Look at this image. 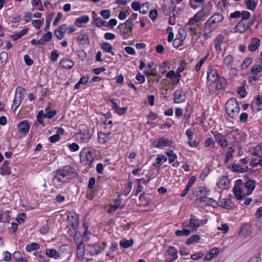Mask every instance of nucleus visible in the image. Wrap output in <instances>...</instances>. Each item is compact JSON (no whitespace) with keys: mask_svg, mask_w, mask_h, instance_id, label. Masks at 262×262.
I'll list each match as a JSON object with an SVG mask.
<instances>
[{"mask_svg":"<svg viewBox=\"0 0 262 262\" xmlns=\"http://www.w3.org/2000/svg\"><path fill=\"white\" fill-rule=\"evenodd\" d=\"M76 176V172L74 168L69 165L64 166L56 171V175L54 180L59 182H66Z\"/></svg>","mask_w":262,"mask_h":262,"instance_id":"1","label":"nucleus"},{"mask_svg":"<svg viewBox=\"0 0 262 262\" xmlns=\"http://www.w3.org/2000/svg\"><path fill=\"white\" fill-rule=\"evenodd\" d=\"M224 16L220 13H216L211 16L205 23V31L212 32L218 26L219 24L222 22Z\"/></svg>","mask_w":262,"mask_h":262,"instance_id":"2","label":"nucleus"},{"mask_svg":"<svg viewBox=\"0 0 262 262\" xmlns=\"http://www.w3.org/2000/svg\"><path fill=\"white\" fill-rule=\"evenodd\" d=\"M239 107L235 98H231L226 102V110L231 117H233L235 113L239 111Z\"/></svg>","mask_w":262,"mask_h":262,"instance_id":"3","label":"nucleus"},{"mask_svg":"<svg viewBox=\"0 0 262 262\" xmlns=\"http://www.w3.org/2000/svg\"><path fill=\"white\" fill-rule=\"evenodd\" d=\"M244 186L245 184L242 180L236 181L233 191L235 198L238 200H243L245 196V192L243 191V187Z\"/></svg>","mask_w":262,"mask_h":262,"instance_id":"4","label":"nucleus"},{"mask_svg":"<svg viewBox=\"0 0 262 262\" xmlns=\"http://www.w3.org/2000/svg\"><path fill=\"white\" fill-rule=\"evenodd\" d=\"M182 226L184 227H189L192 231H195L200 227V221L193 214L190 215L189 222L187 221L183 223Z\"/></svg>","mask_w":262,"mask_h":262,"instance_id":"5","label":"nucleus"},{"mask_svg":"<svg viewBox=\"0 0 262 262\" xmlns=\"http://www.w3.org/2000/svg\"><path fill=\"white\" fill-rule=\"evenodd\" d=\"M208 195L201 196L196 199V201L201 206L210 205L213 207L218 206L217 202L212 198L208 197Z\"/></svg>","mask_w":262,"mask_h":262,"instance_id":"6","label":"nucleus"},{"mask_svg":"<svg viewBox=\"0 0 262 262\" xmlns=\"http://www.w3.org/2000/svg\"><path fill=\"white\" fill-rule=\"evenodd\" d=\"M81 162L84 165L92 166L94 161L93 152L88 151L87 152H81L80 154Z\"/></svg>","mask_w":262,"mask_h":262,"instance_id":"7","label":"nucleus"},{"mask_svg":"<svg viewBox=\"0 0 262 262\" xmlns=\"http://www.w3.org/2000/svg\"><path fill=\"white\" fill-rule=\"evenodd\" d=\"M248 151L251 155L262 158V142L257 145L251 144Z\"/></svg>","mask_w":262,"mask_h":262,"instance_id":"8","label":"nucleus"},{"mask_svg":"<svg viewBox=\"0 0 262 262\" xmlns=\"http://www.w3.org/2000/svg\"><path fill=\"white\" fill-rule=\"evenodd\" d=\"M171 140L164 137L160 138L155 140L152 142V145L155 147L161 148L162 147L169 146L171 145Z\"/></svg>","mask_w":262,"mask_h":262,"instance_id":"9","label":"nucleus"},{"mask_svg":"<svg viewBox=\"0 0 262 262\" xmlns=\"http://www.w3.org/2000/svg\"><path fill=\"white\" fill-rule=\"evenodd\" d=\"M209 91L218 93L226 86V83H210L207 86Z\"/></svg>","mask_w":262,"mask_h":262,"instance_id":"10","label":"nucleus"},{"mask_svg":"<svg viewBox=\"0 0 262 262\" xmlns=\"http://www.w3.org/2000/svg\"><path fill=\"white\" fill-rule=\"evenodd\" d=\"M217 185L222 189H227L230 186V180L228 177L225 176H222L220 178Z\"/></svg>","mask_w":262,"mask_h":262,"instance_id":"11","label":"nucleus"},{"mask_svg":"<svg viewBox=\"0 0 262 262\" xmlns=\"http://www.w3.org/2000/svg\"><path fill=\"white\" fill-rule=\"evenodd\" d=\"M220 78L215 69L208 68L207 71V80L210 82H217Z\"/></svg>","mask_w":262,"mask_h":262,"instance_id":"12","label":"nucleus"},{"mask_svg":"<svg viewBox=\"0 0 262 262\" xmlns=\"http://www.w3.org/2000/svg\"><path fill=\"white\" fill-rule=\"evenodd\" d=\"M68 30L67 25L63 24L60 26L55 31V35L58 39L61 40L64 37V34Z\"/></svg>","mask_w":262,"mask_h":262,"instance_id":"13","label":"nucleus"},{"mask_svg":"<svg viewBox=\"0 0 262 262\" xmlns=\"http://www.w3.org/2000/svg\"><path fill=\"white\" fill-rule=\"evenodd\" d=\"M146 76H156L157 75L156 65L154 62H150L147 64V68L144 72Z\"/></svg>","mask_w":262,"mask_h":262,"instance_id":"14","label":"nucleus"},{"mask_svg":"<svg viewBox=\"0 0 262 262\" xmlns=\"http://www.w3.org/2000/svg\"><path fill=\"white\" fill-rule=\"evenodd\" d=\"M246 16H243L242 20L235 27V32L243 33L246 31Z\"/></svg>","mask_w":262,"mask_h":262,"instance_id":"15","label":"nucleus"},{"mask_svg":"<svg viewBox=\"0 0 262 262\" xmlns=\"http://www.w3.org/2000/svg\"><path fill=\"white\" fill-rule=\"evenodd\" d=\"M215 139L216 142L220 144L222 147H226L228 145L227 139L225 137L221 134H217L215 135Z\"/></svg>","mask_w":262,"mask_h":262,"instance_id":"16","label":"nucleus"},{"mask_svg":"<svg viewBox=\"0 0 262 262\" xmlns=\"http://www.w3.org/2000/svg\"><path fill=\"white\" fill-rule=\"evenodd\" d=\"M18 132L27 134L29 130L30 126L27 121H21L18 124Z\"/></svg>","mask_w":262,"mask_h":262,"instance_id":"17","label":"nucleus"},{"mask_svg":"<svg viewBox=\"0 0 262 262\" xmlns=\"http://www.w3.org/2000/svg\"><path fill=\"white\" fill-rule=\"evenodd\" d=\"M89 21V17L87 15H83L82 16L77 18L75 21V24L78 27H82L83 24L87 23Z\"/></svg>","mask_w":262,"mask_h":262,"instance_id":"18","label":"nucleus"},{"mask_svg":"<svg viewBox=\"0 0 262 262\" xmlns=\"http://www.w3.org/2000/svg\"><path fill=\"white\" fill-rule=\"evenodd\" d=\"M59 64L63 68L69 69L74 66V63L71 59L64 58L61 60Z\"/></svg>","mask_w":262,"mask_h":262,"instance_id":"19","label":"nucleus"},{"mask_svg":"<svg viewBox=\"0 0 262 262\" xmlns=\"http://www.w3.org/2000/svg\"><path fill=\"white\" fill-rule=\"evenodd\" d=\"M9 162L7 161L4 162L2 167L0 168V173L2 175L10 174L11 170L10 167L8 165Z\"/></svg>","mask_w":262,"mask_h":262,"instance_id":"20","label":"nucleus"},{"mask_svg":"<svg viewBox=\"0 0 262 262\" xmlns=\"http://www.w3.org/2000/svg\"><path fill=\"white\" fill-rule=\"evenodd\" d=\"M260 45V40L257 38L252 39L251 43L249 45L248 49L250 51L254 52L257 50Z\"/></svg>","mask_w":262,"mask_h":262,"instance_id":"21","label":"nucleus"},{"mask_svg":"<svg viewBox=\"0 0 262 262\" xmlns=\"http://www.w3.org/2000/svg\"><path fill=\"white\" fill-rule=\"evenodd\" d=\"M228 167L234 172L243 173L245 172V168L239 164L233 163L231 166H229Z\"/></svg>","mask_w":262,"mask_h":262,"instance_id":"22","label":"nucleus"},{"mask_svg":"<svg viewBox=\"0 0 262 262\" xmlns=\"http://www.w3.org/2000/svg\"><path fill=\"white\" fill-rule=\"evenodd\" d=\"M185 100V96L182 94V92L177 90L174 93V102L179 103L183 102Z\"/></svg>","mask_w":262,"mask_h":262,"instance_id":"23","label":"nucleus"},{"mask_svg":"<svg viewBox=\"0 0 262 262\" xmlns=\"http://www.w3.org/2000/svg\"><path fill=\"white\" fill-rule=\"evenodd\" d=\"M256 187V182L253 180L247 181V195L252 193Z\"/></svg>","mask_w":262,"mask_h":262,"instance_id":"24","label":"nucleus"},{"mask_svg":"<svg viewBox=\"0 0 262 262\" xmlns=\"http://www.w3.org/2000/svg\"><path fill=\"white\" fill-rule=\"evenodd\" d=\"M101 48L103 51L110 53L112 56L115 55V53L112 51L113 47L110 43L106 42L102 43Z\"/></svg>","mask_w":262,"mask_h":262,"instance_id":"25","label":"nucleus"},{"mask_svg":"<svg viewBox=\"0 0 262 262\" xmlns=\"http://www.w3.org/2000/svg\"><path fill=\"white\" fill-rule=\"evenodd\" d=\"M78 43L83 46L88 45L89 43V36L86 34H81L77 37Z\"/></svg>","mask_w":262,"mask_h":262,"instance_id":"26","label":"nucleus"},{"mask_svg":"<svg viewBox=\"0 0 262 262\" xmlns=\"http://www.w3.org/2000/svg\"><path fill=\"white\" fill-rule=\"evenodd\" d=\"M46 254L50 257L57 259L60 256L59 253L54 249H48L46 250Z\"/></svg>","mask_w":262,"mask_h":262,"instance_id":"27","label":"nucleus"},{"mask_svg":"<svg viewBox=\"0 0 262 262\" xmlns=\"http://www.w3.org/2000/svg\"><path fill=\"white\" fill-rule=\"evenodd\" d=\"M85 254L84 244H81L77 245V254L79 258L82 259Z\"/></svg>","mask_w":262,"mask_h":262,"instance_id":"28","label":"nucleus"},{"mask_svg":"<svg viewBox=\"0 0 262 262\" xmlns=\"http://www.w3.org/2000/svg\"><path fill=\"white\" fill-rule=\"evenodd\" d=\"M110 135V133L106 134L102 132H99L98 134L99 142L103 144L107 142V138Z\"/></svg>","mask_w":262,"mask_h":262,"instance_id":"29","label":"nucleus"},{"mask_svg":"<svg viewBox=\"0 0 262 262\" xmlns=\"http://www.w3.org/2000/svg\"><path fill=\"white\" fill-rule=\"evenodd\" d=\"M166 252L168 253V254L169 255H170L172 257L171 260H170L168 261H166V262L171 261L175 260L177 258L178 252H177V250L174 248V247H170Z\"/></svg>","mask_w":262,"mask_h":262,"instance_id":"30","label":"nucleus"},{"mask_svg":"<svg viewBox=\"0 0 262 262\" xmlns=\"http://www.w3.org/2000/svg\"><path fill=\"white\" fill-rule=\"evenodd\" d=\"M134 244V240L133 239H130L129 240H127L126 239H122L120 242V245L121 247L124 248H127L129 247H131Z\"/></svg>","mask_w":262,"mask_h":262,"instance_id":"31","label":"nucleus"},{"mask_svg":"<svg viewBox=\"0 0 262 262\" xmlns=\"http://www.w3.org/2000/svg\"><path fill=\"white\" fill-rule=\"evenodd\" d=\"M81 142H88L91 138V135L89 130H85L83 133L79 134Z\"/></svg>","mask_w":262,"mask_h":262,"instance_id":"32","label":"nucleus"},{"mask_svg":"<svg viewBox=\"0 0 262 262\" xmlns=\"http://www.w3.org/2000/svg\"><path fill=\"white\" fill-rule=\"evenodd\" d=\"M40 248V245L36 243H32L27 245L26 250L27 252H31L34 250H38Z\"/></svg>","mask_w":262,"mask_h":262,"instance_id":"33","label":"nucleus"},{"mask_svg":"<svg viewBox=\"0 0 262 262\" xmlns=\"http://www.w3.org/2000/svg\"><path fill=\"white\" fill-rule=\"evenodd\" d=\"M186 68V63L184 61H181V66L179 67L177 71L176 72V75L178 77V81H179L180 80L181 78V75L180 73L183 72Z\"/></svg>","mask_w":262,"mask_h":262,"instance_id":"34","label":"nucleus"},{"mask_svg":"<svg viewBox=\"0 0 262 262\" xmlns=\"http://www.w3.org/2000/svg\"><path fill=\"white\" fill-rule=\"evenodd\" d=\"M191 233L190 230L188 229H183L182 230H178L176 231L175 234L178 236H188Z\"/></svg>","mask_w":262,"mask_h":262,"instance_id":"35","label":"nucleus"},{"mask_svg":"<svg viewBox=\"0 0 262 262\" xmlns=\"http://www.w3.org/2000/svg\"><path fill=\"white\" fill-rule=\"evenodd\" d=\"M200 238V236L198 234H194L191 236L190 238H188L186 241V244L190 245L195 242L199 241Z\"/></svg>","mask_w":262,"mask_h":262,"instance_id":"36","label":"nucleus"},{"mask_svg":"<svg viewBox=\"0 0 262 262\" xmlns=\"http://www.w3.org/2000/svg\"><path fill=\"white\" fill-rule=\"evenodd\" d=\"M77 226V223L72 224L70 225V227L68 230V233L70 236H74L77 234L76 233V228Z\"/></svg>","mask_w":262,"mask_h":262,"instance_id":"37","label":"nucleus"},{"mask_svg":"<svg viewBox=\"0 0 262 262\" xmlns=\"http://www.w3.org/2000/svg\"><path fill=\"white\" fill-rule=\"evenodd\" d=\"M8 55L6 52H2L0 53V62L2 66H4L8 59Z\"/></svg>","mask_w":262,"mask_h":262,"instance_id":"38","label":"nucleus"},{"mask_svg":"<svg viewBox=\"0 0 262 262\" xmlns=\"http://www.w3.org/2000/svg\"><path fill=\"white\" fill-rule=\"evenodd\" d=\"M258 0H248L247 1V8L250 10L255 9L257 5Z\"/></svg>","mask_w":262,"mask_h":262,"instance_id":"39","label":"nucleus"},{"mask_svg":"<svg viewBox=\"0 0 262 262\" xmlns=\"http://www.w3.org/2000/svg\"><path fill=\"white\" fill-rule=\"evenodd\" d=\"M27 30L24 29L19 32H16L12 35V38L13 40H17L24 36L27 32Z\"/></svg>","mask_w":262,"mask_h":262,"instance_id":"40","label":"nucleus"},{"mask_svg":"<svg viewBox=\"0 0 262 262\" xmlns=\"http://www.w3.org/2000/svg\"><path fill=\"white\" fill-rule=\"evenodd\" d=\"M246 13L245 11H243L242 12L238 11H236L233 13H232L230 15V17L231 18H239L242 15V17L243 16H245L244 14Z\"/></svg>","mask_w":262,"mask_h":262,"instance_id":"41","label":"nucleus"},{"mask_svg":"<svg viewBox=\"0 0 262 262\" xmlns=\"http://www.w3.org/2000/svg\"><path fill=\"white\" fill-rule=\"evenodd\" d=\"M230 151L226 153L224 162L225 163H228L233 157V152L234 151V149H232V147L230 148Z\"/></svg>","mask_w":262,"mask_h":262,"instance_id":"42","label":"nucleus"},{"mask_svg":"<svg viewBox=\"0 0 262 262\" xmlns=\"http://www.w3.org/2000/svg\"><path fill=\"white\" fill-rule=\"evenodd\" d=\"M233 58L232 55L227 56L223 60L224 64L228 67L231 66L233 61Z\"/></svg>","mask_w":262,"mask_h":262,"instance_id":"43","label":"nucleus"},{"mask_svg":"<svg viewBox=\"0 0 262 262\" xmlns=\"http://www.w3.org/2000/svg\"><path fill=\"white\" fill-rule=\"evenodd\" d=\"M21 103V99L20 97H19L17 98L16 96L15 97L13 104L12 106V108H14V110L15 111L17 107L19 106L20 104Z\"/></svg>","mask_w":262,"mask_h":262,"instance_id":"44","label":"nucleus"},{"mask_svg":"<svg viewBox=\"0 0 262 262\" xmlns=\"http://www.w3.org/2000/svg\"><path fill=\"white\" fill-rule=\"evenodd\" d=\"M167 161V157L164 155L159 156L156 159V164L161 166Z\"/></svg>","mask_w":262,"mask_h":262,"instance_id":"45","label":"nucleus"},{"mask_svg":"<svg viewBox=\"0 0 262 262\" xmlns=\"http://www.w3.org/2000/svg\"><path fill=\"white\" fill-rule=\"evenodd\" d=\"M261 66L259 64H257L253 66L251 69V71L252 74L255 75L260 73L261 71Z\"/></svg>","mask_w":262,"mask_h":262,"instance_id":"46","label":"nucleus"},{"mask_svg":"<svg viewBox=\"0 0 262 262\" xmlns=\"http://www.w3.org/2000/svg\"><path fill=\"white\" fill-rule=\"evenodd\" d=\"M168 156V161L169 163L173 162L177 158V156L176 154L173 152L172 150H170L166 153Z\"/></svg>","mask_w":262,"mask_h":262,"instance_id":"47","label":"nucleus"},{"mask_svg":"<svg viewBox=\"0 0 262 262\" xmlns=\"http://www.w3.org/2000/svg\"><path fill=\"white\" fill-rule=\"evenodd\" d=\"M95 24L98 27L101 26H105V24L106 22L103 21L100 17L98 18H94Z\"/></svg>","mask_w":262,"mask_h":262,"instance_id":"48","label":"nucleus"},{"mask_svg":"<svg viewBox=\"0 0 262 262\" xmlns=\"http://www.w3.org/2000/svg\"><path fill=\"white\" fill-rule=\"evenodd\" d=\"M57 113V112L55 110H50L49 112L43 113V117L45 118L51 119L54 117Z\"/></svg>","mask_w":262,"mask_h":262,"instance_id":"49","label":"nucleus"},{"mask_svg":"<svg viewBox=\"0 0 262 262\" xmlns=\"http://www.w3.org/2000/svg\"><path fill=\"white\" fill-rule=\"evenodd\" d=\"M126 28L128 29L129 32H132L134 26V22L132 20L128 19L124 23Z\"/></svg>","mask_w":262,"mask_h":262,"instance_id":"50","label":"nucleus"},{"mask_svg":"<svg viewBox=\"0 0 262 262\" xmlns=\"http://www.w3.org/2000/svg\"><path fill=\"white\" fill-rule=\"evenodd\" d=\"M43 111H40L38 112L37 116V119L38 123L42 126H45V123L43 121Z\"/></svg>","mask_w":262,"mask_h":262,"instance_id":"51","label":"nucleus"},{"mask_svg":"<svg viewBox=\"0 0 262 262\" xmlns=\"http://www.w3.org/2000/svg\"><path fill=\"white\" fill-rule=\"evenodd\" d=\"M100 15L104 19H108L111 16V11L110 10H103L101 11Z\"/></svg>","mask_w":262,"mask_h":262,"instance_id":"52","label":"nucleus"},{"mask_svg":"<svg viewBox=\"0 0 262 262\" xmlns=\"http://www.w3.org/2000/svg\"><path fill=\"white\" fill-rule=\"evenodd\" d=\"M237 94L241 96V98H244L246 96V89L244 86H241L238 88Z\"/></svg>","mask_w":262,"mask_h":262,"instance_id":"53","label":"nucleus"},{"mask_svg":"<svg viewBox=\"0 0 262 262\" xmlns=\"http://www.w3.org/2000/svg\"><path fill=\"white\" fill-rule=\"evenodd\" d=\"M203 16L204 12L202 11H200L197 12L193 17L198 23L201 20Z\"/></svg>","mask_w":262,"mask_h":262,"instance_id":"54","label":"nucleus"},{"mask_svg":"<svg viewBox=\"0 0 262 262\" xmlns=\"http://www.w3.org/2000/svg\"><path fill=\"white\" fill-rule=\"evenodd\" d=\"M74 237L75 242L77 245L83 243L82 241V237L80 234H77Z\"/></svg>","mask_w":262,"mask_h":262,"instance_id":"55","label":"nucleus"},{"mask_svg":"<svg viewBox=\"0 0 262 262\" xmlns=\"http://www.w3.org/2000/svg\"><path fill=\"white\" fill-rule=\"evenodd\" d=\"M41 37L46 41V42H49L52 39V33L51 32L49 31L46 34H44Z\"/></svg>","mask_w":262,"mask_h":262,"instance_id":"56","label":"nucleus"},{"mask_svg":"<svg viewBox=\"0 0 262 262\" xmlns=\"http://www.w3.org/2000/svg\"><path fill=\"white\" fill-rule=\"evenodd\" d=\"M166 77H168V78H170L171 79L175 78L177 79V82H178V77H177V76L176 75V73H175L174 71L173 70L169 71L166 74Z\"/></svg>","mask_w":262,"mask_h":262,"instance_id":"57","label":"nucleus"},{"mask_svg":"<svg viewBox=\"0 0 262 262\" xmlns=\"http://www.w3.org/2000/svg\"><path fill=\"white\" fill-rule=\"evenodd\" d=\"M62 17H63V15H62V13H61V12L58 13L55 19H54V20L53 21V25L57 26V24H58V23L59 22V21L62 19Z\"/></svg>","mask_w":262,"mask_h":262,"instance_id":"58","label":"nucleus"},{"mask_svg":"<svg viewBox=\"0 0 262 262\" xmlns=\"http://www.w3.org/2000/svg\"><path fill=\"white\" fill-rule=\"evenodd\" d=\"M250 165H252L253 167H256L258 165H262V159H254L252 160L250 163Z\"/></svg>","mask_w":262,"mask_h":262,"instance_id":"59","label":"nucleus"},{"mask_svg":"<svg viewBox=\"0 0 262 262\" xmlns=\"http://www.w3.org/2000/svg\"><path fill=\"white\" fill-rule=\"evenodd\" d=\"M117 21L115 18H112L109 20V22L108 24H105V26L111 28H113L114 26H115L117 25Z\"/></svg>","mask_w":262,"mask_h":262,"instance_id":"60","label":"nucleus"},{"mask_svg":"<svg viewBox=\"0 0 262 262\" xmlns=\"http://www.w3.org/2000/svg\"><path fill=\"white\" fill-rule=\"evenodd\" d=\"M206 59V57L202 58L200 60V61L198 62V63L195 66V69L196 71H199L201 69V68L203 64L204 63Z\"/></svg>","mask_w":262,"mask_h":262,"instance_id":"61","label":"nucleus"},{"mask_svg":"<svg viewBox=\"0 0 262 262\" xmlns=\"http://www.w3.org/2000/svg\"><path fill=\"white\" fill-rule=\"evenodd\" d=\"M225 35L223 34H219L215 39V42L222 43L225 39Z\"/></svg>","mask_w":262,"mask_h":262,"instance_id":"62","label":"nucleus"},{"mask_svg":"<svg viewBox=\"0 0 262 262\" xmlns=\"http://www.w3.org/2000/svg\"><path fill=\"white\" fill-rule=\"evenodd\" d=\"M199 192L200 193V196L204 195H209V191L206 190V188L204 187L200 188Z\"/></svg>","mask_w":262,"mask_h":262,"instance_id":"63","label":"nucleus"},{"mask_svg":"<svg viewBox=\"0 0 262 262\" xmlns=\"http://www.w3.org/2000/svg\"><path fill=\"white\" fill-rule=\"evenodd\" d=\"M24 60L27 66H31L33 63V60L28 55L24 56Z\"/></svg>","mask_w":262,"mask_h":262,"instance_id":"64","label":"nucleus"}]
</instances>
